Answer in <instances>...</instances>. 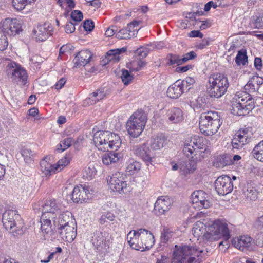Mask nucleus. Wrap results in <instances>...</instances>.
I'll list each match as a JSON object with an SVG mask.
<instances>
[{
    "mask_svg": "<svg viewBox=\"0 0 263 263\" xmlns=\"http://www.w3.org/2000/svg\"><path fill=\"white\" fill-rule=\"evenodd\" d=\"M192 233L198 240L203 241L211 242L223 238L227 242L230 238L228 224L219 219L214 221L208 228L203 222H196L194 224Z\"/></svg>",
    "mask_w": 263,
    "mask_h": 263,
    "instance_id": "obj_1",
    "label": "nucleus"
},
{
    "mask_svg": "<svg viewBox=\"0 0 263 263\" xmlns=\"http://www.w3.org/2000/svg\"><path fill=\"white\" fill-rule=\"evenodd\" d=\"M93 142L100 151H108L110 149L117 151L121 144L118 135L109 131H98L95 133Z\"/></svg>",
    "mask_w": 263,
    "mask_h": 263,
    "instance_id": "obj_2",
    "label": "nucleus"
},
{
    "mask_svg": "<svg viewBox=\"0 0 263 263\" xmlns=\"http://www.w3.org/2000/svg\"><path fill=\"white\" fill-rule=\"evenodd\" d=\"M229 83L228 78L222 73L211 74L206 85V93L210 98H220L227 91Z\"/></svg>",
    "mask_w": 263,
    "mask_h": 263,
    "instance_id": "obj_3",
    "label": "nucleus"
},
{
    "mask_svg": "<svg viewBox=\"0 0 263 263\" xmlns=\"http://www.w3.org/2000/svg\"><path fill=\"white\" fill-rule=\"evenodd\" d=\"M221 123L217 112L212 111L203 112L199 118V129L204 135L212 136L217 132Z\"/></svg>",
    "mask_w": 263,
    "mask_h": 263,
    "instance_id": "obj_4",
    "label": "nucleus"
},
{
    "mask_svg": "<svg viewBox=\"0 0 263 263\" xmlns=\"http://www.w3.org/2000/svg\"><path fill=\"white\" fill-rule=\"evenodd\" d=\"M239 93L233 98V103L232 105L231 112L237 116H245L249 114L255 106L252 98L248 93Z\"/></svg>",
    "mask_w": 263,
    "mask_h": 263,
    "instance_id": "obj_5",
    "label": "nucleus"
},
{
    "mask_svg": "<svg viewBox=\"0 0 263 263\" xmlns=\"http://www.w3.org/2000/svg\"><path fill=\"white\" fill-rule=\"evenodd\" d=\"M147 121L145 114L142 111L134 112L126 123L129 135L133 138L138 137L143 130Z\"/></svg>",
    "mask_w": 263,
    "mask_h": 263,
    "instance_id": "obj_6",
    "label": "nucleus"
},
{
    "mask_svg": "<svg viewBox=\"0 0 263 263\" xmlns=\"http://www.w3.org/2000/svg\"><path fill=\"white\" fill-rule=\"evenodd\" d=\"M202 252L196 247L184 246L174 250L172 263H188L189 257H199Z\"/></svg>",
    "mask_w": 263,
    "mask_h": 263,
    "instance_id": "obj_7",
    "label": "nucleus"
},
{
    "mask_svg": "<svg viewBox=\"0 0 263 263\" xmlns=\"http://www.w3.org/2000/svg\"><path fill=\"white\" fill-rule=\"evenodd\" d=\"M6 72L8 77L10 78L13 82L22 85L26 84L27 80L26 71L16 63L8 64Z\"/></svg>",
    "mask_w": 263,
    "mask_h": 263,
    "instance_id": "obj_8",
    "label": "nucleus"
},
{
    "mask_svg": "<svg viewBox=\"0 0 263 263\" xmlns=\"http://www.w3.org/2000/svg\"><path fill=\"white\" fill-rule=\"evenodd\" d=\"M20 216L16 210H6L2 215V222L4 227L11 232H17L19 231L21 226H18L17 221Z\"/></svg>",
    "mask_w": 263,
    "mask_h": 263,
    "instance_id": "obj_9",
    "label": "nucleus"
},
{
    "mask_svg": "<svg viewBox=\"0 0 263 263\" xmlns=\"http://www.w3.org/2000/svg\"><path fill=\"white\" fill-rule=\"evenodd\" d=\"M107 183L110 189L114 192L124 194L129 191L130 189L127 186L123 175L119 172L113 174L109 179L107 178Z\"/></svg>",
    "mask_w": 263,
    "mask_h": 263,
    "instance_id": "obj_10",
    "label": "nucleus"
},
{
    "mask_svg": "<svg viewBox=\"0 0 263 263\" xmlns=\"http://www.w3.org/2000/svg\"><path fill=\"white\" fill-rule=\"evenodd\" d=\"M0 29L6 36H14L22 31V22L16 18H6L0 24Z\"/></svg>",
    "mask_w": 263,
    "mask_h": 263,
    "instance_id": "obj_11",
    "label": "nucleus"
},
{
    "mask_svg": "<svg viewBox=\"0 0 263 263\" xmlns=\"http://www.w3.org/2000/svg\"><path fill=\"white\" fill-rule=\"evenodd\" d=\"M214 185L216 192L220 195H226L231 193L234 187L231 178L227 175L218 177L215 181Z\"/></svg>",
    "mask_w": 263,
    "mask_h": 263,
    "instance_id": "obj_12",
    "label": "nucleus"
},
{
    "mask_svg": "<svg viewBox=\"0 0 263 263\" xmlns=\"http://www.w3.org/2000/svg\"><path fill=\"white\" fill-rule=\"evenodd\" d=\"M133 152L134 154L141 159L143 161L146 163L148 167L149 164L152 165L153 159L154 156L153 155L151 149L146 144L133 146Z\"/></svg>",
    "mask_w": 263,
    "mask_h": 263,
    "instance_id": "obj_13",
    "label": "nucleus"
},
{
    "mask_svg": "<svg viewBox=\"0 0 263 263\" xmlns=\"http://www.w3.org/2000/svg\"><path fill=\"white\" fill-rule=\"evenodd\" d=\"M172 201L168 196H161L158 198L154 205V212L158 216L165 214L171 209Z\"/></svg>",
    "mask_w": 263,
    "mask_h": 263,
    "instance_id": "obj_14",
    "label": "nucleus"
},
{
    "mask_svg": "<svg viewBox=\"0 0 263 263\" xmlns=\"http://www.w3.org/2000/svg\"><path fill=\"white\" fill-rule=\"evenodd\" d=\"M42 214H49V216L55 217L60 212L61 205L54 199L46 200L41 205Z\"/></svg>",
    "mask_w": 263,
    "mask_h": 263,
    "instance_id": "obj_15",
    "label": "nucleus"
},
{
    "mask_svg": "<svg viewBox=\"0 0 263 263\" xmlns=\"http://www.w3.org/2000/svg\"><path fill=\"white\" fill-rule=\"evenodd\" d=\"M107 236L108 234L106 232L98 231L94 233L91 241L97 250H106L109 248L108 242L106 240Z\"/></svg>",
    "mask_w": 263,
    "mask_h": 263,
    "instance_id": "obj_16",
    "label": "nucleus"
},
{
    "mask_svg": "<svg viewBox=\"0 0 263 263\" xmlns=\"http://www.w3.org/2000/svg\"><path fill=\"white\" fill-rule=\"evenodd\" d=\"M70 224L58 230L62 239L68 242H72L77 236L76 223L71 222Z\"/></svg>",
    "mask_w": 263,
    "mask_h": 263,
    "instance_id": "obj_17",
    "label": "nucleus"
},
{
    "mask_svg": "<svg viewBox=\"0 0 263 263\" xmlns=\"http://www.w3.org/2000/svg\"><path fill=\"white\" fill-rule=\"evenodd\" d=\"M52 27L50 24L44 23L43 25H38L33 32L36 40L43 42L52 34Z\"/></svg>",
    "mask_w": 263,
    "mask_h": 263,
    "instance_id": "obj_18",
    "label": "nucleus"
},
{
    "mask_svg": "<svg viewBox=\"0 0 263 263\" xmlns=\"http://www.w3.org/2000/svg\"><path fill=\"white\" fill-rule=\"evenodd\" d=\"M138 234L140 241L142 242L141 247H143L142 251L149 250L154 244V237L153 234L147 230L140 229Z\"/></svg>",
    "mask_w": 263,
    "mask_h": 263,
    "instance_id": "obj_19",
    "label": "nucleus"
},
{
    "mask_svg": "<svg viewBox=\"0 0 263 263\" xmlns=\"http://www.w3.org/2000/svg\"><path fill=\"white\" fill-rule=\"evenodd\" d=\"M92 54L88 50H81L77 53L73 59L74 66L76 68L84 66L90 61Z\"/></svg>",
    "mask_w": 263,
    "mask_h": 263,
    "instance_id": "obj_20",
    "label": "nucleus"
},
{
    "mask_svg": "<svg viewBox=\"0 0 263 263\" xmlns=\"http://www.w3.org/2000/svg\"><path fill=\"white\" fill-rule=\"evenodd\" d=\"M139 233V230L137 231L132 230L127 235V240L129 246L134 249L136 250H141L143 247L142 242L140 241V238L138 235Z\"/></svg>",
    "mask_w": 263,
    "mask_h": 263,
    "instance_id": "obj_21",
    "label": "nucleus"
},
{
    "mask_svg": "<svg viewBox=\"0 0 263 263\" xmlns=\"http://www.w3.org/2000/svg\"><path fill=\"white\" fill-rule=\"evenodd\" d=\"M184 92L185 89L182 86L180 80H178L169 86L167 90V95L171 98L177 99Z\"/></svg>",
    "mask_w": 263,
    "mask_h": 263,
    "instance_id": "obj_22",
    "label": "nucleus"
},
{
    "mask_svg": "<svg viewBox=\"0 0 263 263\" xmlns=\"http://www.w3.org/2000/svg\"><path fill=\"white\" fill-rule=\"evenodd\" d=\"M191 139L197 152L199 153V155L203 158L204 156L203 154H210V151L206 145L203 143L204 139L202 137H200L199 136H195Z\"/></svg>",
    "mask_w": 263,
    "mask_h": 263,
    "instance_id": "obj_23",
    "label": "nucleus"
},
{
    "mask_svg": "<svg viewBox=\"0 0 263 263\" xmlns=\"http://www.w3.org/2000/svg\"><path fill=\"white\" fill-rule=\"evenodd\" d=\"M87 191L82 186H75L71 194V199L75 203H82L88 199Z\"/></svg>",
    "mask_w": 263,
    "mask_h": 263,
    "instance_id": "obj_24",
    "label": "nucleus"
},
{
    "mask_svg": "<svg viewBox=\"0 0 263 263\" xmlns=\"http://www.w3.org/2000/svg\"><path fill=\"white\" fill-rule=\"evenodd\" d=\"M166 116L171 123L177 124L183 120V113L181 109L173 107L168 110Z\"/></svg>",
    "mask_w": 263,
    "mask_h": 263,
    "instance_id": "obj_25",
    "label": "nucleus"
},
{
    "mask_svg": "<svg viewBox=\"0 0 263 263\" xmlns=\"http://www.w3.org/2000/svg\"><path fill=\"white\" fill-rule=\"evenodd\" d=\"M72 214L69 212L66 211L61 214L59 216L58 219H54L53 220V224L55 227H58V229L63 228L67 226V225L71 224L70 222H73L72 221L71 217Z\"/></svg>",
    "mask_w": 263,
    "mask_h": 263,
    "instance_id": "obj_26",
    "label": "nucleus"
},
{
    "mask_svg": "<svg viewBox=\"0 0 263 263\" xmlns=\"http://www.w3.org/2000/svg\"><path fill=\"white\" fill-rule=\"evenodd\" d=\"M252 238L248 236H241L237 240H234V247L240 250H249L251 249Z\"/></svg>",
    "mask_w": 263,
    "mask_h": 263,
    "instance_id": "obj_27",
    "label": "nucleus"
},
{
    "mask_svg": "<svg viewBox=\"0 0 263 263\" xmlns=\"http://www.w3.org/2000/svg\"><path fill=\"white\" fill-rule=\"evenodd\" d=\"M204 194V192L201 190L194 192L191 195L192 202L193 204H199L198 206L200 207L207 209L210 207V202L203 198Z\"/></svg>",
    "mask_w": 263,
    "mask_h": 263,
    "instance_id": "obj_28",
    "label": "nucleus"
},
{
    "mask_svg": "<svg viewBox=\"0 0 263 263\" xmlns=\"http://www.w3.org/2000/svg\"><path fill=\"white\" fill-rule=\"evenodd\" d=\"M49 214H42L41 217V229L42 232L48 234L53 230L51 223V219L54 220L55 217H52L48 215Z\"/></svg>",
    "mask_w": 263,
    "mask_h": 263,
    "instance_id": "obj_29",
    "label": "nucleus"
},
{
    "mask_svg": "<svg viewBox=\"0 0 263 263\" xmlns=\"http://www.w3.org/2000/svg\"><path fill=\"white\" fill-rule=\"evenodd\" d=\"M232 164H233L232 157L228 154L218 156L214 162V166L217 168H223Z\"/></svg>",
    "mask_w": 263,
    "mask_h": 263,
    "instance_id": "obj_30",
    "label": "nucleus"
},
{
    "mask_svg": "<svg viewBox=\"0 0 263 263\" xmlns=\"http://www.w3.org/2000/svg\"><path fill=\"white\" fill-rule=\"evenodd\" d=\"M115 151L111 150L107 151L102 158V162L104 164L109 165L111 163H114L118 162L121 158V154L115 152Z\"/></svg>",
    "mask_w": 263,
    "mask_h": 263,
    "instance_id": "obj_31",
    "label": "nucleus"
},
{
    "mask_svg": "<svg viewBox=\"0 0 263 263\" xmlns=\"http://www.w3.org/2000/svg\"><path fill=\"white\" fill-rule=\"evenodd\" d=\"M184 143V147L183 148L184 154L189 158H193L194 156L197 155V152L191 139L185 140Z\"/></svg>",
    "mask_w": 263,
    "mask_h": 263,
    "instance_id": "obj_32",
    "label": "nucleus"
},
{
    "mask_svg": "<svg viewBox=\"0 0 263 263\" xmlns=\"http://www.w3.org/2000/svg\"><path fill=\"white\" fill-rule=\"evenodd\" d=\"M105 97L103 89H99L92 92L89 95V97L87 98L85 101L87 104L92 105L96 103L99 100H101Z\"/></svg>",
    "mask_w": 263,
    "mask_h": 263,
    "instance_id": "obj_33",
    "label": "nucleus"
},
{
    "mask_svg": "<svg viewBox=\"0 0 263 263\" xmlns=\"http://www.w3.org/2000/svg\"><path fill=\"white\" fill-rule=\"evenodd\" d=\"M166 141L164 136L162 135L157 136L151 139V146L154 149H159L163 147Z\"/></svg>",
    "mask_w": 263,
    "mask_h": 263,
    "instance_id": "obj_34",
    "label": "nucleus"
},
{
    "mask_svg": "<svg viewBox=\"0 0 263 263\" xmlns=\"http://www.w3.org/2000/svg\"><path fill=\"white\" fill-rule=\"evenodd\" d=\"M41 171L45 176H50L56 171V168L50 163L43 160L40 163Z\"/></svg>",
    "mask_w": 263,
    "mask_h": 263,
    "instance_id": "obj_35",
    "label": "nucleus"
},
{
    "mask_svg": "<svg viewBox=\"0 0 263 263\" xmlns=\"http://www.w3.org/2000/svg\"><path fill=\"white\" fill-rule=\"evenodd\" d=\"M252 154L257 160L263 162V140L254 147L252 151Z\"/></svg>",
    "mask_w": 263,
    "mask_h": 263,
    "instance_id": "obj_36",
    "label": "nucleus"
},
{
    "mask_svg": "<svg viewBox=\"0 0 263 263\" xmlns=\"http://www.w3.org/2000/svg\"><path fill=\"white\" fill-rule=\"evenodd\" d=\"M235 62L237 65H246L248 64V56L247 51L245 49H241L238 51V53L235 58Z\"/></svg>",
    "mask_w": 263,
    "mask_h": 263,
    "instance_id": "obj_37",
    "label": "nucleus"
},
{
    "mask_svg": "<svg viewBox=\"0 0 263 263\" xmlns=\"http://www.w3.org/2000/svg\"><path fill=\"white\" fill-rule=\"evenodd\" d=\"M141 164L139 162L135 161L132 159L129 160L128 165L126 167L127 172L130 174L138 173L141 169Z\"/></svg>",
    "mask_w": 263,
    "mask_h": 263,
    "instance_id": "obj_38",
    "label": "nucleus"
},
{
    "mask_svg": "<svg viewBox=\"0 0 263 263\" xmlns=\"http://www.w3.org/2000/svg\"><path fill=\"white\" fill-rule=\"evenodd\" d=\"M145 65L146 62L145 61H142L141 59L138 58L137 61H133L130 64H128L127 67L132 71H138L145 66Z\"/></svg>",
    "mask_w": 263,
    "mask_h": 263,
    "instance_id": "obj_39",
    "label": "nucleus"
},
{
    "mask_svg": "<svg viewBox=\"0 0 263 263\" xmlns=\"http://www.w3.org/2000/svg\"><path fill=\"white\" fill-rule=\"evenodd\" d=\"M254 79L255 77H252L244 86V89L246 91L255 92L258 90V86L254 81Z\"/></svg>",
    "mask_w": 263,
    "mask_h": 263,
    "instance_id": "obj_40",
    "label": "nucleus"
},
{
    "mask_svg": "<svg viewBox=\"0 0 263 263\" xmlns=\"http://www.w3.org/2000/svg\"><path fill=\"white\" fill-rule=\"evenodd\" d=\"M172 236L173 232L169 229L164 228L161 232L160 242L164 244L166 243L170 239L172 238Z\"/></svg>",
    "mask_w": 263,
    "mask_h": 263,
    "instance_id": "obj_41",
    "label": "nucleus"
},
{
    "mask_svg": "<svg viewBox=\"0 0 263 263\" xmlns=\"http://www.w3.org/2000/svg\"><path fill=\"white\" fill-rule=\"evenodd\" d=\"M131 32H132L131 30L123 28L116 33V37L119 39H128L134 36V34H132Z\"/></svg>",
    "mask_w": 263,
    "mask_h": 263,
    "instance_id": "obj_42",
    "label": "nucleus"
},
{
    "mask_svg": "<svg viewBox=\"0 0 263 263\" xmlns=\"http://www.w3.org/2000/svg\"><path fill=\"white\" fill-rule=\"evenodd\" d=\"M168 60L167 64L170 65L176 64L177 65H182L181 58L178 54H168L167 56Z\"/></svg>",
    "mask_w": 263,
    "mask_h": 263,
    "instance_id": "obj_43",
    "label": "nucleus"
},
{
    "mask_svg": "<svg viewBox=\"0 0 263 263\" xmlns=\"http://www.w3.org/2000/svg\"><path fill=\"white\" fill-rule=\"evenodd\" d=\"M33 0H13L12 5L17 10H23L28 4L32 3Z\"/></svg>",
    "mask_w": 263,
    "mask_h": 263,
    "instance_id": "obj_44",
    "label": "nucleus"
},
{
    "mask_svg": "<svg viewBox=\"0 0 263 263\" xmlns=\"http://www.w3.org/2000/svg\"><path fill=\"white\" fill-rule=\"evenodd\" d=\"M22 156L24 157L26 163H30L32 160L34 153L29 148L24 147L21 152Z\"/></svg>",
    "mask_w": 263,
    "mask_h": 263,
    "instance_id": "obj_45",
    "label": "nucleus"
},
{
    "mask_svg": "<svg viewBox=\"0 0 263 263\" xmlns=\"http://www.w3.org/2000/svg\"><path fill=\"white\" fill-rule=\"evenodd\" d=\"M71 157L70 155H66L65 157L60 159L57 162V166L55 167L56 170L60 169L61 170L64 167L67 166L70 161Z\"/></svg>",
    "mask_w": 263,
    "mask_h": 263,
    "instance_id": "obj_46",
    "label": "nucleus"
},
{
    "mask_svg": "<svg viewBox=\"0 0 263 263\" xmlns=\"http://www.w3.org/2000/svg\"><path fill=\"white\" fill-rule=\"evenodd\" d=\"M121 78L123 83L125 85H128L133 79V76L130 74V72L126 69L122 70Z\"/></svg>",
    "mask_w": 263,
    "mask_h": 263,
    "instance_id": "obj_47",
    "label": "nucleus"
},
{
    "mask_svg": "<svg viewBox=\"0 0 263 263\" xmlns=\"http://www.w3.org/2000/svg\"><path fill=\"white\" fill-rule=\"evenodd\" d=\"M195 80L190 77H186L185 79L183 81H181L180 80V82L183 88H185L186 92L190 90V89L191 88V85H192L195 83Z\"/></svg>",
    "mask_w": 263,
    "mask_h": 263,
    "instance_id": "obj_48",
    "label": "nucleus"
},
{
    "mask_svg": "<svg viewBox=\"0 0 263 263\" xmlns=\"http://www.w3.org/2000/svg\"><path fill=\"white\" fill-rule=\"evenodd\" d=\"M252 23L255 28L263 29V15L254 16L252 18Z\"/></svg>",
    "mask_w": 263,
    "mask_h": 263,
    "instance_id": "obj_49",
    "label": "nucleus"
},
{
    "mask_svg": "<svg viewBox=\"0 0 263 263\" xmlns=\"http://www.w3.org/2000/svg\"><path fill=\"white\" fill-rule=\"evenodd\" d=\"M149 51L147 48L141 47L138 48L135 52L137 59H141L145 58L148 54Z\"/></svg>",
    "mask_w": 263,
    "mask_h": 263,
    "instance_id": "obj_50",
    "label": "nucleus"
},
{
    "mask_svg": "<svg viewBox=\"0 0 263 263\" xmlns=\"http://www.w3.org/2000/svg\"><path fill=\"white\" fill-rule=\"evenodd\" d=\"M247 198L251 200H255L257 198V192L253 187L248 188L245 192Z\"/></svg>",
    "mask_w": 263,
    "mask_h": 263,
    "instance_id": "obj_51",
    "label": "nucleus"
},
{
    "mask_svg": "<svg viewBox=\"0 0 263 263\" xmlns=\"http://www.w3.org/2000/svg\"><path fill=\"white\" fill-rule=\"evenodd\" d=\"M140 22L137 21H133V22L129 23L127 25V28L128 30H131L132 34H134V36L137 33L139 28L138 25Z\"/></svg>",
    "mask_w": 263,
    "mask_h": 263,
    "instance_id": "obj_52",
    "label": "nucleus"
},
{
    "mask_svg": "<svg viewBox=\"0 0 263 263\" xmlns=\"http://www.w3.org/2000/svg\"><path fill=\"white\" fill-rule=\"evenodd\" d=\"M8 42L6 36L1 35L0 36V51H3L5 50L8 47Z\"/></svg>",
    "mask_w": 263,
    "mask_h": 263,
    "instance_id": "obj_53",
    "label": "nucleus"
},
{
    "mask_svg": "<svg viewBox=\"0 0 263 263\" xmlns=\"http://www.w3.org/2000/svg\"><path fill=\"white\" fill-rule=\"evenodd\" d=\"M83 27L85 31H91L95 27L94 23L91 20H85L83 22Z\"/></svg>",
    "mask_w": 263,
    "mask_h": 263,
    "instance_id": "obj_54",
    "label": "nucleus"
},
{
    "mask_svg": "<svg viewBox=\"0 0 263 263\" xmlns=\"http://www.w3.org/2000/svg\"><path fill=\"white\" fill-rule=\"evenodd\" d=\"M71 17L76 22H80L83 18V14L79 10H74L71 12Z\"/></svg>",
    "mask_w": 263,
    "mask_h": 263,
    "instance_id": "obj_55",
    "label": "nucleus"
},
{
    "mask_svg": "<svg viewBox=\"0 0 263 263\" xmlns=\"http://www.w3.org/2000/svg\"><path fill=\"white\" fill-rule=\"evenodd\" d=\"M196 57V53L194 51H192L183 55V57L181 58L182 63L183 64L189 60L195 59Z\"/></svg>",
    "mask_w": 263,
    "mask_h": 263,
    "instance_id": "obj_56",
    "label": "nucleus"
},
{
    "mask_svg": "<svg viewBox=\"0 0 263 263\" xmlns=\"http://www.w3.org/2000/svg\"><path fill=\"white\" fill-rule=\"evenodd\" d=\"M254 242L257 246L263 248V232L257 234L254 239Z\"/></svg>",
    "mask_w": 263,
    "mask_h": 263,
    "instance_id": "obj_57",
    "label": "nucleus"
},
{
    "mask_svg": "<svg viewBox=\"0 0 263 263\" xmlns=\"http://www.w3.org/2000/svg\"><path fill=\"white\" fill-rule=\"evenodd\" d=\"M185 172L191 173L193 172L196 168V164L194 160H190L189 163L186 164L185 167Z\"/></svg>",
    "mask_w": 263,
    "mask_h": 263,
    "instance_id": "obj_58",
    "label": "nucleus"
},
{
    "mask_svg": "<svg viewBox=\"0 0 263 263\" xmlns=\"http://www.w3.org/2000/svg\"><path fill=\"white\" fill-rule=\"evenodd\" d=\"M121 49H116L110 50L107 52V55L108 56V59L111 60L114 59H116L119 58V55L120 54V51Z\"/></svg>",
    "mask_w": 263,
    "mask_h": 263,
    "instance_id": "obj_59",
    "label": "nucleus"
},
{
    "mask_svg": "<svg viewBox=\"0 0 263 263\" xmlns=\"http://www.w3.org/2000/svg\"><path fill=\"white\" fill-rule=\"evenodd\" d=\"M74 49V47L71 44H66L63 45L60 49L59 55L62 54L65 52H70Z\"/></svg>",
    "mask_w": 263,
    "mask_h": 263,
    "instance_id": "obj_60",
    "label": "nucleus"
},
{
    "mask_svg": "<svg viewBox=\"0 0 263 263\" xmlns=\"http://www.w3.org/2000/svg\"><path fill=\"white\" fill-rule=\"evenodd\" d=\"M196 102L197 108H203L206 104L205 99L203 96L198 97L196 100Z\"/></svg>",
    "mask_w": 263,
    "mask_h": 263,
    "instance_id": "obj_61",
    "label": "nucleus"
},
{
    "mask_svg": "<svg viewBox=\"0 0 263 263\" xmlns=\"http://www.w3.org/2000/svg\"><path fill=\"white\" fill-rule=\"evenodd\" d=\"M210 41V39L209 38L204 39L197 44L196 47L200 49H203L209 45Z\"/></svg>",
    "mask_w": 263,
    "mask_h": 263,
    "instance_id": "obj_62",
    "label": "nucleus"
},
{
    "mask_svg": "<svg viewBox=\"0 0 263 263\" xmlns=\"http://www.w3.org/2000/svg\"><path fill=\"white\" fill-rule=\"evenodd\" d=\"M231 143L233 148L239 149L243 147L241 140L238 139V138L235 137H234Z\"/></svg>",
    "mask_w": 263,
    "mask_h": 263,
    "instance_id": "obj_63",
    "label": "nucleus"
},
{
    "mask_svg": "<svg viewBox=\"0 0 263 263\" xmlns=\"http://www.w3.org/2000/svg\"><path fill=\"white\" fill-rule=\"evenodd\" d=\"M116 32H117V27L114 26H111L106 30L105 34L107 37H110L116 34Z\"/></svg>",
    "mask_w": 263,
    "mask_h": 263,
    "instance_id": "obj_64",
    "label": "nucleus"
}]
</instances>
